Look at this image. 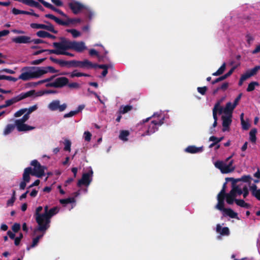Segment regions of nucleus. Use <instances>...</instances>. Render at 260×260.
Instances as JSON below:
<instances>
[{
	"instance_id": "obj_60",
	"label": "nucleus",
	"mask_w": 260,
	"mask_h": 260,
	"mask_svg": "<svg viewBox=\"0 0 260 260\" xmlns=\"http://www.w3.org/2000/svg\"><path fill=\"white\" fill-rule=\"evenodd\" d=\"M46 51V52H48L49 54H57V55H60V50H59L58 49H52V50H50V49H45Z\"/></svg>"
},
{
	"instance_id": "obj_64",
	"label": "nucleus",
	"mask_w": 260,
	"mask_h": 260,
	"mask_svg": "<svg viewBox=\"0 0 260 260\" xmlns=\"http://www.w3.org/2000/svg\"><path fill=\"white\" fill-rule=\"evenodd\" d=\"M242 95V93H241L235 99L234 103L233 104L234 105V107H236L237 106V105L238 104L239 101L241 100Z\"/></svg>"
},
{
	"instance_id": "obj_20",
	"label": "nucleus",
	"mask_w": 260,
	"mask_h": 260,
	"mask_svg": "<svg viewBox=\"0 0 260 260\" xmlns=\"http://www.w3.org/2000/svg\"><path fill=\"white\" fill-rule=\"evenodd\" d=\"M69 81L68 78L65 77L57 78L55 80L56 88H62L66 86Z\"/></svg>"
},
{
	"instance_id": "obj_24",
	"label": "nucleus",
	"mask_w": 260,
	"mask_h": 260,
	"mask_svg": "<svg viewBox=\"0 0 260 260\" xmlns=\"http://www.w3.org/2000/svg\"><path fill=\"white\" fill-rule=\"evenodd\" d=\"M249 189L253 197H255L257 200L260 201V189L257 188L256 184H253L250 186Z\"/></svg>"
},
{
	"instance_id": "obj_39",
	"label": "nucleus",
	"mask_w": 260,
	"mask_h": 260,
	"mask_svg": "<svg viewBox=\"0 0 260 260\" xmlns=\"http://www.w3.org/2000/svg\"><path fill=\"white\" fill-rule=\"evenodd\" d=\"M259 83L256 81H252L250 82L246 89L247 91L250 92L254 90L255 86H259Z\"/></svg>"
},
{
	"instance_id": "obj_11",
	"label": "nucleus",
	"mask_w": 260,
	"mask_h": 260,
	"mask_svg": "<svg viewBox=\"0 0 260 260\" xmlns=\"http://www.w3.org/2000/svg\"><path fill=\"white\" fill-rule=\"evenodd\" d=\"M30 169L25 168L23 174V181H21L19 185L20 190H24L26 186V183L29 182L30 179Z\"/></svg>"
},
{
	"instance_id": "obj_41",
	"label": "nucleus",
	"mask_w": 260,
	"mask_h": 260,
	"mask_svg": "<svg viewBox=\"0 0 260 260\" xmlns=\"http://www.w3.org/2000/svg\"><path fill=\"white\" fill-rule=\"evenodd\" d=\"M218 201V203L216 205V208L220 211H224L226 208H224V201L222 199H219Z\"/></svg>"
},
{
	"instance_id": "obj_19",
	"label": "nucleus",
	"mask_w": 260,
	"mask_h": 260,
	"mask_svg": "<svg viewBox=\"0 0 260 260\" xmlns=\"http://www.w3.org/2000/svg\"><path fill=\"white\" fill-rule=\"evenodd\" d=\"M16 127L18 132H26L29 131L35 128V127L28 125L25 123L15 121Z\"/></svg>"
},
{
	"instance_id": "obj_56",
	"label": "nucleus",
	"mask_w": 260,
	"mask_h": 260,
	"mask_svg": "<svg viewBox=\"0 0 260 260\" xmlns=\"http://www.w3.org/2000/svg\"><path fill=\"white\" fill-rule=\"evenodd\" d=\"M226 198V203L229 205H232L235 202L236 203V200L237 199H234L233 198L231 197L229 195H226L225 197Z\"/></svg>"
},
{
	"instance_id": "obj_22",
	"label": "nucleus",
	"mask_w": 260,
	"mask_h": 260,
	"mask_svg": "<svg viewBox=\"0 0 260 260\" xmlns=\"http://www.w3.org/2000/svg\"><path fill=\"white\" fill-rule=\"evenodd\" d=\"M86 49V47L85 45V43L82 42H76L73 41V50L78 52H81Z\"/></svg>"
},
{
	"instance_id": "obj_10",
	"label": "nucleus",
	"mask_w": 260,
	"mask_h": 260,
	"mask_svg": "<svg viewBox=\"0 0 260 260\" xmlns=\"http://www.w3.org/2000/svg\"><path fill=\"white\" fill-rule=\"evenodd\" d=\"M215 167L219 169L222 173L227 174L234 171L235 168L230 169L226 164L222 161H216L214 164Z\"/></svg>"
},
{
	"instance_id": "obj_55",
	"label": "nucleus",
	"mask_w": 260,
	"mask_h": 260,
	"mask_svg": "<svg viewBox=\"0 0 260 260\" xmlns=\"http://www.w3.org/2000/svg\"><path fill=\"white\" fill-rule=\"evenodd\" d=\"M20 229V224L18 223H15L12 226V230L14 233H17Z\"/></svg>"
},
{
	"instance_id": "obj_38",
	"label": "nucleus",
	"mask_w": 260,
	"mask_h": 260,
	"mask_svg": "<svg viewBox=\"0 0 260 260\" xmlns=\"http://www.w3.org/2000/svg\"><path fill=\"white\" fill-rule=\"evenodd\" d=\"M225 68H226V63L225 62H224L222 64V66L218 69V70L216 72L212 73V76H218L221 75L224 72V71L225 70Z\"/></svg>"
},
{
	"instance_id": "obj_48",
	"label": "nucleus",
	"mask_w": 260,
	"mask_h": 260,
	"mask_svg": "<svg viewBox=\"0 0 260 260\" xmlns=\"http://www.w3.org/2000/svg\"><path fill=\"white\" fill-rule=\"evenodd\" d=\"M259 70H260V66H257L248 71L249 72L251 76H253L256 74Z\"/></svg>"
},
{
	"instance_id": "obj_52",
	"label": "nucleus",
	"mask_w": 260,
	"mask_h": 260,
	"mask_svg": "<svg viewBox=\"0 0 260 260\" xmlns=\"http://www.w3.org/2000/svg\"><path fill=\"white\" fill-rule=\"evenodd\" d=\"M208 88L206 86L198 87L197 88L198 91L202 95H205Z\"/></svg>"
},
{
	"instance_id": "obj_59",
	"label": "nucleus",
	"mask_w": 260,
	"mask_h": 260,
	"mask_svg": "<svg viewBox=\"0 0 260 260\" xmlns=\"http://www.w3.org/2000/svg\"><path fill=\"white\" fill-rule=\"evenodd\" d=\"M46 59V58H44L34 60L31 62V64H32V65L39 64L41 63L42 62H43L44 60H45Z\"/></svg>"
},
{
	"instance_id": "obj_40",
	"label": "nucleus",
	"mask_w": 260,
	"mask_h": 260,
	"mask_svg": "<svg viewBox=\"0 0 260 260\" xmlns=\"http://www.w3.org/2000/svg\"><path fill=\"white\" fill-rule=\"evenodd\" d=\"M19 101V100H18V96H16L10 100H7L5 102V105L7 107L10 106L11 105H13L14 103H16Z\"/></svg>"
},
{
	"instance_id": "obj_37",
	"label": "nucleus",
	"mask_w": 260,
	"mask_h": 260,
	"mask_svg": "<svg viewBox=\"0 0 260 260\" xmlns=\"http://www.w3.org/2000/svg\"><path fill=\"white\" fill-rule=\"evenodd\" d=\"M257 133V130L256 128H253L251 129L249 133L250 136V141L253 143H255L256 141V134Z\"/></svg>"
},
{
	"instance_id": "obj_62",
	"label": "nucleus",
	"mask_w": 260,
	"mask_h": 260,
	"mask_svg": "<svg viewBox=\"0 0 260 260\" xmlns=\"http://www.w3.org/2000/svg\"><path fill=\"white\" fill-rule=\"evenodd\" d=\"M77 114V112L76 111H71L68 113H66L63 115L64 118L72 117Z\"/></svg>"
},
{
	"instance_id": "obj_15",
	"label": "nucleus",
	"mask_w": 260,
	"mask_h": 260,
	"mask_svg": "<svg viewBox=\"0 0 260 260\" xmlns=\"http://www.w3.org/2000/svg\"><path fill=\"white\" fill-rule=\"evenodd\" d=\"M91 65L92 62L87 59H85L83 61L73 60V67L74 68L90 69Z\"/></svg>"
},
{
	"instance_id": "obj_34",
	"label": "nucleus",
	"mask_w": 260,
	"mask_h": 260,
	"mask_svg": "<svg viewBox=\"0 0 260 260\" xmlns=\"http://www.w3.org/2000/svg\"><path fill=\"white\" fill-rule=\"evenodd\" d=\"M47 8L58 13V14H59L60 15H61L63 17L68 18V16L63 12H62L60 9H58L55 8L53 5L50 4V3L49 4V5H48V7H47Z\"/></svg>"
},
{
	"instance_id": "obj_4",
	"label": "nucleus",
	"mask_w": 260,
	"mask_h": 260,
	"mask_svg": "<svg viewBox=\"0 0 260 260\" xmlns=\"http://www.w3.org/2000/svg\"><path fill=\"white\" fill-rule=\"evenodd\" d=\"M61 41L60 42H54L53 46L59 50L66 51L69 49H72L73 41L67 40L64 37L60 38Z\"/></svg>"
},
{
	"instance_id": "obj_30",
	"label": "nucleus",
	"mask_w": 260,
	"mask_h": 260,
	"mask_svg": "<svg viewBox=\"0 0 260 260\" xmlns=\"http://www.w3.org/2000/svg\"><path fill=\"white\" fill-rule=\"evenodd\" d=\"M235 107H234V105L231 102H228L226 104L225 107L224 109V113L229 115H232V113Z\"/></svg>"
},
{
	"instance_id": "obj_16",
	"label": "nucleus",
	"mask_w": 260,
	"mask_h": 260,
	"mask_svg": "<svg viewBox=\"0 0 260 260\" xmlns=\"http://www.w3.org/2000/svg\"><path fill=\"white\" fill-rule=\"evenodd\" d=\"M12 41L17 44H29L31 43V39L29 36H20L13 38Z\"/></svg>"
},
{
	"instance_id": "obj_32",
	"label": "nucleus",
	"mask_w": 260,
	"mask_h": 260,
	"mask_svg": "<svg viewBox=\"0 0 260 260\" xmlns=\"http://www.w3.org/2000/svg\"><path fill=\"white\" fill-rule=\"evenodd\" d=\"M133 109V107L130 105L121 106L119 110V114H124L129 112Z\"/></svg>"
},
{
	"instance_id": "obj_5",
	"label": "nucleus",
	"mask_w": 260,
	"mask_h": 260,
	"mask_svg": "<svg viewBox=\"0 0 260 260\" xmlns=\"http://www.w3.org/2000/svg\"><path fill=\"white\" fill-rule=\"evenodd\" d=\"M46 18H50L52 20H53L56 23L58 24L63 25V26H68L71 23L76 22H80L81 19L80 18L72 19L68 18V19L66 21H63L59 18L56 17L52 14H48L45 15Z\"/></svg>"
},
{
	"instance_id": "obj_1",
	"label": "nucleus",
	"mask_w": 260,
	"mask_h": 260,
	"mask_svg": "<svg viewBox=\"0 0 260 260\" xmlns=\"http://www.w3.org/2000/svg\"><path fill=\"white\" fill-rule=\"evenodd\" d=\"M59 212V209L57 207H54L49 209L48 206L44 207V216L41 227H37L35 229V232H41L43 233L49 228L51 222V218Z\"/></svg>"
},
{
	"instance_id": "obj_21",
	"label": "nucleus",
	"mask_w": 260,
	"mask_h": 260,
	"mask_svg": "<svg viewBox=\"0 0 260 260\" xmlns=\"http://www.w3.org/2000/svg\"><path fill=\"white\" fill-rule=\"evenodd\" d=\"M222 131L225 132L229 130V126L232 122V115L222 116Z\"/></svg>"
},
{
	"instance_id": "obj_43",
	"label": "nucleus",
	"mask_w": 260,
	"mask_h": 260,
	"mask_svg": "<svg viewBox=\"0 0 260 260\" xmlns=\"http://www.w3.org/2000/svg\"><path fill=\"white\" fill-rule=\"evenodd\" d=\"M75 202V200L74 198H68L67 199H61L60 200V203L61 204H65V205L72 203Z\"/></svg>"
},
{
	"instance_id": "obj_18",
	"label": "nucleus",
	"mask_w": 260,
	"mask_h": 260,
	"mask_svg": "<svg viewBox=\"0 0 260 260\" xmlns=\"http://www.w3.org/2000/svg\"><path fill=\"white\" fill-rule=\"evenodd\" d=\"M218 111L219 114H221L223 112V109L219 105V103H217L213 109V117L214 120V121L213 123V127H215L217 126V112Z\"/></svg>"
},
{
	"instance_id": "obj_27",
	"label": "nucleus",
	"mask_w": 260,
	"mask_h": 260,
	"mask_svg": "<svg viewBox=\"0 0 260 260\" xmlns=\"http://www.w3.org/2000/svg\"><path fill=\"white\" fill-rule=\"evenodd\" d=\"M216 232L223 236H228L230 235L229 229L228 227L221 228L219 224L216 225Z\"/></svg>"
},
{
	"instance_id": "obj_31",
	"label": "nucleus",
	"mask_w": 260,
	"mask_h": 260,
	"mask_svg": "<svg viewBox=\"0 0 260 260\" xmlns=\"http://www.w3.org/2000/svg\"><path fill=\"white\" fill-rule=\"evenodd\" d=\"M223 212L227 216L232 218H238V214L230 208H226Z\"/></svg>"
},
{
	"instance_id": "obj_54",
	"label": "nucleus",
	"mask_w": 260,
	"mask_h": 260,
	"mask_svg": "<svg viewBox=\"0 0 260 260\" xmlns=\"http://www.w3.org/2000/svg\"><path fill=\"white\" fill-rule=\"evenodd\" d=\"M38 243L39 241L38 240V238H34L31 244L29 246H27L26 247L27 250H29L30 248L35 247Z\"/></svg>"
},
{
	"instance_id": "obj_51",
	"label": "nucleus",
	"mask_w": 260,
	"mask_h": 260,
	"mask_svg": "<svg viewBox=\"0 0 260 260\" xmlns=\"http://www.w3.org/2000/svg\"><path fill=\"white\" fill-rule=\"evenodd\" d=\"M71 89H78L80 88V85L77 82L69 83L67 85Z\"/></svg>"
},
{
	"instance_id": "obj_12",
	"label": "nucleus",
	"mask_w": 260,
	"mask_h": 260,
	"mask_svg": "<svg viewBox=\"0 0 260 260\" xmlns=\"http://www.w3.org/2000/svg\"><path fill=\"white\" fill-rule=\"evenodd\" d=\"M43 207L42 206L38 207L34 214V217L35 218L36 221L38 224L37 227H41L42 225V223L44 216V212L43 213H41Z\"/></svg>"
},
{
	"instance_id": "obj_47",
	"label": "nucleus",
	"mask_w": 260,
	"mask_h": 260,
	"mask_svg": "<svg viewBox=\"0 0 260 260\" xmlns=\"http://www.w3.org/2000/svg\"><path fill=\"white\" fill-rule=\"evenodd\" d=\"M29 118V115L27 113H25V114L23 116V117L19 119H16L15 120L16 122H20L22 123H25Z\"/></svg>"
},
{
	"instance_id": "obj_61",
	"label": "nucleus",
	"mask_w": 260,
	"mask_h": 260,
	"mask_svg": "<svg viewBox=\"0 0 260 260\" xmlns=\"http://www.w3.org/2000/svg\"><path fill=\"white\" fill-rule=\"evenodd\" d=\"M241 122L243 129L247 130L249 129L250 124L248 122H246L245 120H243L242 121H241Z\"/></svg>"
},
{
	"instance_id": "obj_44",
	"label": "nucleus",
	"mask_w": 260,
	"mask_h": 260,
	"mask_svg": "<svg viewBox=\"0 0 260 260\" xmlns=\"http://www.w3.org/2000/svg\"><path fill=\"white\" fill-rule=\"evenodd\" d=\"M27 111V108H22L20 109L19 110L17 111L14 114V116L15 117H19L22 115L23 114L26 113V111Z\"/></svg>"
},
{
	"instance_id": "obj_45",
	"label": "nucleus",
	"mask_w": 260,
	"mask_h": 260,
	"mask_svg": "<svg viewBox=\"0 0 260 260\" xmlns=\"http://www.w3.org/2000/svg\"><path fill=\"white\" fill-rule=\"evenodd\" d=\"M109 65L108 64H98L96 63H92V65L90 66V68H100L105 70V69H108Z\"/></svg>"
},
{
	"instance_id": "obj_14",
	"label": "nucleus",
	"mask_w": 260,
	"mask_h": 260,
	"mask_svg": "<svg viewBox=\"0 0 260 260\" xmlns=\"http://www.w3.org/2000/svg\"><path fill=\"white\" fill-rule=\"evenodd\" d=\"M49 59L54 63L58 64L61 67H67L68 68L73 67V60L70 61H66L61 59H58L50 56Z\"/></svg>"
},
{
	"instance_id": "obj_63",
	"label": "nucleus",
	"mask_w": 260,
	"mask_h": 260,
	"mask_svg": "<svg viewBox=\"0 0 260 260\" xmlns=\"http://www.w3.org/2000/svg\"><path fill=\"white\" fill-rule=\"evenodd\" d=\"M240 180V181H243L245 182H247L249 181V180L251 179V177L250 175H244L241 178H239Z\"/></svg>"
},
{
	"instance_id": "obj_35",
	"label": "nucleus",
	"mask_w": 260,
	"mask_h": 260,
	"mask_svg": "<svg viewBox=\"0 0 260 260\" xmlns=\"http://www.w3.org/2000/svg\"><path fill=\"white\" fill-rule=\"evenodd\" d=\"M129 135V132L127 130H122L120 132L119 138L120 140L123 141H127V137Z\"/></svg>"
},
{
	"instance_id": "obj_58",
	"label": "nucleus",
	"mask_w": 260,
	"mask_h": 260,
	"mask_svg": "<svg viewBox=\"0 0 260 260\" xmlns=\"http://www.w3.org/2000/svg\"><path fill=\"white\" fill-rule=\"evenodd\" d=\"M242 191H243V196L244 199H245L248 195L249 194V190L246 185H245L243 188H242Z\"/></svg>"
},
{
	"instance_id": "obj_28",
	"label": "nucleus",
	"mask_w": 260,
	"mask_h": 260,
	"mask_svg": "<svg viewBox=\"0 0 260 260\" xmlns=\"http://www.w3.org/2000/svg\"><path fill=\"white\" fill-rule=\"evenodd\" d=\"M35 93H36V91L35 90H31L26 92H22L17 96L20 101L26 98L34 95Z\"/></svg>"
},
{
	"instance_id": "obj_9",
	"label": "nucleus",
	"mask_w": 260,
	"mask_h": 260,
	"mask_svg": "<svg viewBox=\"0 0 260 260\" xmlns=\"http://www.w3.org/2000/svg\"><path fill=\"white\" fill-rule=\"evenodd\" d=\"M67 107V105L66 103L60 105L59 100L53 101L48 105V108L52 111L58 110L59 112H62L66 110Z\"/></svg>"
},
{
	"instance_id": "obj_6",
	"label": "nucleus",
	"mask_w": 260,
	"mask_h": 260,
	"mask_svg": "<svg viewBox=\"0 0 260 260\" xmlns=\"http://www.w3.org/2000/svg\"><path fill=\"white\" fill-rule=\"evenodd\" d=\"M44 22L47 24L32 23L30 24V26L32 28L46 29L55 34L58 33V31L54 29L53 25L50 22L46 21H45Z\"/></svg>"
},
{
	"instance_id": "obj_7",
	"label": "nucleus",
	"mask_w": 260,
	"mask_h": 260,
	"mask_svg": "<svg viewBox=\"0 0 260 260\" xmlns=\"http://www.w3.org/2000/svg\"><path fill=\"white\" fill-rule=\"evenodd\" d=\"M93 175V171L92 170H90L87 173H83L82 178L78 180L77 186L80 187L82 185L88 186L92 181V176Z\"/></svg>"
},
{
	"instance_id": "obj_23",
	"label": "nucleus",
	"mask_w": 260,
	"mask_h": 260,
	"mask_svg": "<svg viewBox=\"0 0 260 260\" xmlns=\"http://www.w3.org/2000/svg\"><path fill=\"white\" fill-rule=\"evenodd\" d=\"M235 69H236V67H233V68H232L231 69V70L228 73H226L225 74H224V75L221 76L216 78L215 80L212 81L211 82L212 84H213V85L219 82H220L221 81L225 80V79H226L227 78L230 77L233 74V73L234 72Z\"/></svg>"
},
{
	"instance_id": "obj_46",
	"label": "nucleus",
	"mask_w": 260,
	"mask_h": 260,
	"mask_svg": "<svg viewBox=\"0 0 260 260\" xmlns=\"http://www.w3.org/2000/svg\"><path fill=\"white\" fill-rule=\"evenodd\" d=\"M48 33L44 30H39L36 33V35L40 38H47Z\"/></svg>"
},
{
	"instance_id": "obj_25",
	"label": "nucleus",
	"mask_w": 260,
	"mask_h": 260,
	"mask_svg": "<svg viewBox=\"0 0 260 260\" xmlns=\"http://www.w3.org/2000/svg\"><path fill=\"white\" fill-rule=\"evenodd\" d=\"M203 151V147H197L194 145L188 146L185 149V151L186 152L189 153H197L199 152H201Z\"/></svg>"
},
{
	"instance_id": "obj_33",
	"label": "nucleus",
	"mask_w": 260,
	"mask_h": 260,
	"mask_svg": "<svg viewBox=\"0 0 260 260\" xmlns=\"http://www.w3.org/2000/svg\"><path fill=\"white\" fill-rule=\"evenodd\" d=\"M236 204L241 207L245 208L246 209H249L250 207V205L248 203H245V202L243 200H236Z\"/></svg>"
},
{
	"instance_id": "obj_2",
	"label": "nucleus",
	"mask_w": 260,
	"mask_h": 260,
	"mask_svg": "<svg viewBox=\"0 0 260 260\" xmlns=\"http://www.w3.org/2000/svg\"><path fill=\"white\" fill-rule=\"evenodd\" d=\"M30 165L34 166L32 169L31 167H27V168L30 169V175L41 178L45 175V170L46 167L44 166L41 165L40 163L36 159L31 161Z\"/></svg>"
},
{
	"instance_id": "obj_29",
	"label": "nucleus",
	"mask_w": 260,
	"mask_h": 260,
	"mask_svg": "<svg viewBox=\"0 0 260 260\" xmlns=\"http://www.w3.org/2000/svg\"><path fill=\"white\" fill-rule=\"evenodd\" d=\"M16 127L15 123L14 124H8L6 125L3 134L5 136L8 135L12 133L15 129Z\"/></svg>"
},
{
	"instance_id": "obj_50",
	"label": "nucleus",
	"mask_w": 260,
	"mask_h": 260,
	"mask_svg": "<svg viewBox=\"0 0 260 260\" xmlns=\"http://www.w3.org/2000/svg\"><path fill=\"white\" fill-rule=\"evenodd\" d=\"M64 150L65 151H71V142L69 140H66L64 142Z\"/></svg>"
},
{
	"instance_id": "obj_8",
	"label": "nucleus",
	"mask_w": 260,
	"mask_h": 260,
	"mask_svg": "<svg viewBox=\"0 0 260 260\" xmlns=\"http://www.w3.org/2000/svg\"><path fill=\"white\" fill-rule=\"evenodd\" d=\"M68 6L75 15L79 14L83 10L87 9V7L85 5L78 1H73L69 3Z\"/></svg>"
},
{
	"instance_id": "obj_36",
	"label": "nucleus",
	"mask_w": 260,
	"mask_h": 260,
	"mask_svg": "<svg viewBox=\"0 0 260 260\" xmlns=\"http://www.w3.org/2000/svg\"><path fill=\"white\" fill-rule=\"evenodd\" d=\"M28 6L36 7L42 11H44L43 7L38 2L34 0H30Z\"/></svg>"
},
{
	"instance_id": "obj_3",
	"label": "nucleus",
	"mask_w": 260,
	"mask_h": 260,
	"mask_svg": "<svg viewBox=\"0 0 260 260\" xmlns=\"http://www.w3.org/2000/svg\"><path fill=\"white\" fill-rule=\"evenodd\" d=\"M35 71L30 72H24L21 73L18 78V79H21L23 81H27L30 79L39 78L45 74V71L35 69Z\"/></svg>"
},
{
	"instance_id": "obj_26",
	"label": "nucleus",
	"mask_w": 260,
	"mask_h": 260,
	"mask_svg": "<svg viewBox=\"0 0 260 260\" xmlns=\"http://www.w3.org/2000/svg\"><path fill=\"white\" fill-rule=\"evenodd\" d=\"M70 74V77L71 78H74L75 77H90V76L89 74L77 72V70H74L71 73H69L67 72H63L60 74L61 75H68Z\"/></svg>"
},
{
	"instance_id": "obj_13",
	"label": "nucleus",
	"mask_w": 260,
	"mask_h": 260,
	"mask_svg": "<svg viewBox=\"0 0 260 260\" xmlns=\"http://www.w3.org/2000/svg\"><path fill=\"white\" fill-rule=\"evenodd\" d=\"M163 123V119L159 121L152 120L148 126L147 134L150 135L155 133L158 129V126L162 125Z\"/></svg>"
},
{
	"instance_id": "obj_57",
	"label": "nucleus",
	"mask_w": 260,
	"mask_h": 260,
	"mask_svg": "<svg viewBox=\"0 0 260 260\" xmlns=\"http://www.w3.org/2000/svg\"><path fill=\"white\" fill-rule=\"evenodd\" d=\"M84 136L85 141H87V142H89L90 141L91 138V134L89 132H88V131L85 132L84 133Z\"/></svg>"
},
{
	"instance_id": "obj_17",
	"label": "nucleus",
	"mask_w": 260,
	"mask_h": 260,
	"mask_svg": "<svg viewBox=\"0 0 260 260\" xmlns=\"http://www.w3.org/2000/svg\"><path fill=\"white\" fill-rule=\"evenodd\" d=\"M28 69H31V70H35V69H38V70H42L43 71H45V74H46L48 72H50L52 73H56L58 72L57 70H55L53 67H51V66H48L47 67H24L22 69V71L28 70Z\"/></svg>"
},
{
	"instance_id": "obj_53",
	"label": "nucleus",
	"mask_w": 260,
	"mask_h": 260,
	"mask_svg": "<svg viewBox=\"0 0 260 260\" xmlns=\"http://www.w3.org/2000/svg\"><path fill=\"white\" fill-rule=\"evenodd\" d=\"M234 191L236 192V195H241L242 194L243 191L242 189H241L238 185H236L235 186H232V187Z\"/></svg>"
},
{
	"instance_id": "obj_49",
	"label": "nucleus",
	"mask_w": 260,
	"mask_h": 260,
	"mask_svg": "<svg viewBox=\"0 0 260 260\" xmlns=\"http://www.w3.org/2000/svg\"><path fill=\"white\" fill-rule=\"evenodd\" d=\"M225 180L226 181L232 182V187L237 185L236 183L238 182H240V180L239 178L235 179L234 178H226Z\"/></svg>"
},
{
	"instance_id": "obj_42",
	"label": "nucleus",
	"mask_w": 260,
	"mask_h": 260,
	"mask_svg": "<svg viewBox=\"0 0 260 260\" xmlns=\"http://www.w3.org/2000/svg\"><path fill=\"white\" fill-rule=\"evenodd\" d=\"M67 31L71 33L74 38H78L81 36V32L75 29H67Z\"/></svg>"
}]
</instances>
